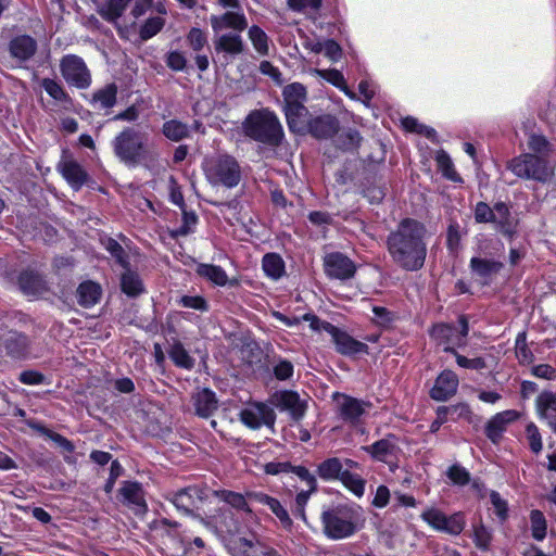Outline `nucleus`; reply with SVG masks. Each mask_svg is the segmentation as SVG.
<instances>
[{
	"instance_id": "obj_16",
	"label": "nucleus",
	"mask_w": 556,
	"mask_h": 556,
	"mask_svg": "<svg viewBox=\"0 0 556 556\" xmlns=\"http://www.w3.org/2000/svg\"><path fill=\"white\" fill-rule=\"evenodd\" d=\"M37 50V40L27 34L15 35L8 42L9 54L18 67H24L36 55Z\"/></svg>"
},
{
	"instance_id": "obj_51",
	"label": "nucleus",
	"mask_w": 556,
	"mask_h": 556,
	"mask_svg": "<svg viewBox=\"0 0 556 556\" xmlns=\"http://www.w3.org/2000/svg\"><path fill=\"white\" fill-rule=\"evenodd\" d=\"M435 160L438 167L441 170L444 178L458 184H462L464 181L462 176L455 169L454 164L447 153H445L444 151L438 153Z\"/></svg>"
},
{
	"instance_id": "obj_25",
	"label": "nucleus",
	"mask_w": 556,
	"mask_h": 556,
	"mask_svg": "<svg viewBox=\"0 0 556 556\" xmlns=\"http://www.w3.org/2000/svg\"><path fill=\"white\" fill-rule=\"evenodd\" d=\"M535 410L540 419L556 434V392L544 390L535 399Z\"/></svg>"
},
{
	"instance_id": "obj_61",
	"label": "nucleus",
	"mask_w": 556,
	"mask_h": 556,
	"mask_svg": "<svg viewBox=\"0 0 556 556\" xmlns=\"http://www.w3.org/2000/svg\"><path fill=\"white\" fill-rule=\"evenodd\" d=\"M30 426L34 429H37L38 431H40L41 433L47 435L48 438H50L54 443H56L64 451H66L68 453H72L74 451L75 446H74L73 442L70 441L67 438H65L64 435H62V434H60L58 432H54V431L46 428L42 425L33 424Z\"/></svg>"
},
{
	"instance_id": "obj_28",
	"label": "nucleus",
	"mask_w": 556,
	"mask_h": 556,
	"mask_svg": "<svg viewBox=\"0 0 556 556\" xmlns=\"http://www.w3.org/2000/svg\"><path fill=\"white\" fill-rule=\"evenodd\" d=\"M195 415L200 418L207 419L218 409V400L216 393L203 388L192 397Z\"/></svg>"
},
{
	"instance_id": "obj_48",
	"label": "nucleus",
	"mask_w": 556,
	"mask_h": 556,
	"mask_svg": "<svg viewBox=\"0 0 556 556\" xmlns=\"http://www.w3.org/2000/svg\"><path fill=\"white\" fill-rule=\"evenodd\" d=\"M241 546L243 549L239 556H282L276 548L269 545L260 542L253 543L247 539L242 540Z\"/></svg>"
},
{
	"instance_id": "obj_45",
	"label": "nucleus",
	"mask_w": 556,
	"mask_h": 556,
	"mask_svg": "<svg viewBox=\"0 0 556 556\" xmlns=\"http://www.w3.org/2000/svg\"><path fill=\"white\" fill-rule=\"evenodd\" d=\"M342 485L357 497H362L365 493L366 480L358 473L349 469H343L339 479Z\"/></svg>"
},
{
	"instance_id": "obj_19",
	"label": "nucleus",
	"mask_w": 556,
	"mask_h": 556,
	"mask_svg": "<svg viewBox=\"0 0 556 556\" xmlns=\"http://www.w3.org/2000/svg\"><path fill=\"white\" fill-rule=\"evenodd\" d=\"M458 384L457 375L451 369H444L435 378L429 396L437 402H446L456 394Z\"/></svg>"
},
{
	"instance_id": "obj_57",
	"label": "nucleus",
	"mask_w": 556,
	"mask_h": 556,
	"mask_svg": "<svg viewBox=\"0 0 556 556\" xmlns=\"http://www.w3.org/2000/svg\"><path fill=\"white\" fill-rule=\"evenodd\" d=\"M473 218L476 224H494L496 214L494 206L491 207L486 202L479 201L473 207Z\"/></svg>"
},
{
	"instance_id": "obj_52",
	"label": "nucleus",
	"mask_w": 556,
	"mask_h": 556,
	"mask_svg": "<svg viewBox=\"0 0 556 556\" xmlns=\"http://www.w3.org/2000/svg\"><path fill=\"white\" fill-rule=\"evenodd\" d=\"M165 23V18L161 16L149 17L139 29L140 39L147 41L156 36L164 28Z\"/></svg>"
},
{
	"instance_id": "obj_42",
	"label": "nucleus",
	"mask_w": 556,
	"mask_h": 556,
	"mask_svg": "<svg viewBox=\"0 0 556 556\" xmlns=\"http://www.w3.org/2000/svg\"><path fill=\"white\" fill-rule=\"evenodd\" d=\"M463 231L457 220H451L446 229L445 247L450 255L458 256L463 250Z\"/></svg>"
},
{
	"instance_id": "obj_10",
	"label": "nucleus",
	"mask_w": 556,
	"mask_h": 556,
	"mask_svg": "<svg viewBox=\"0 0 556 556\" xmlns=\"http://www.w3.org/2000/svg\"><path fill=\"white\" fill-rule=\"evenodd\" d=\"M3 277L8 283L17 286L24 295L37 296L48 290L43 276L33 268L17 271L15 268H7Z\"/></svg>"
},
{
	"instance_id": "obj_11",
	"label": "nucleus",
	"mask_w": 556,
	"mask_h": 556,
	"mask_svg": "<svg viewBox=\"0 0 556 556\" xmlns=\"http://www.w3.org/2000/svg\"><path fill=\"white\" fill-rule=\"evenodd\" d=\"M117 502L138 518L148 513V503L142 483L136 480H124L116 494Z\"/></svg>"
},
{
	"instance_id": "obj_33",
	"label": "nucleus",
	"mask_w": 556,
	"mask_h": 556,
	"mask_svg": "<svg viewBox=\"0 0 556 556\" xmlns=\"http://www.w3.org/2000/svg\"><path fill=\"white\" fill-rule=\"evenodd\" d=\"M288 128L293 134H305L308 110L305 104L283 109Z\"/></svg>"
},
{
	"instance_id": "obj_30",
	"label": "nucleus",
	"mask_w": 556,
	"mask_h": 556,
	"mask_svg": "<svg viewBox=\"0 0 556 556\" xmlns=\"http://www.w3.org/2000/svg\"><path fill=\"white\" fill-rule=\"evenodd\" d=\"M98 14L109 23H115L121 18L132 0H91Z\"/></svg>"
},
{
	"instance_id": "obj_47",
	"label": "nucleus",
	"mask_w": 556,
	"mask_h": 556,
	"mask_svg": "<svg viewBox=\"0 0 556 556\" xmlns=\"http://www.w3.org/2000/svg\"><path fill=\"white\" fill-rule=\"evenodd\" d=\"M41 87L55 101L62 102L65 104H73V98L68 94V92L63 88V86L53 78H42Z\"/></svg>"
},
{
	"instance_id": "obj_58",
	"label": "nucleus",
	"mask_w": 556,
	"mask_h": 556,
	"mask_svg": "<svg viewBox=\"0 0 556 556\" xmlns=\"http://www.w3.org/2000/svg\"><path fill=\"white\" fill-rule=\"evenodd\" d=\"M421 519L432 529L443 532L446 515L438 508H428L420 515Z\"/></svg>"
},
{
	"instance_id": "obj_39",
	"label": "nucleus",
	"mask_w": 556,
	"mask_h": 556,
	"mask_svg": "<svg viewBox=\"0 0 556 556\" xmlns=\"http://www.w3.org/2000/svg\"><path fill=\"white\" fill-rule=\"evenodd\" d=\"M198 276L211 281L215 286L225 287L228 282V276L225 269L219 265L200 263L197 265Z\"/></svg>"
},
{
	"instance_id": "obj_59",
	"label": "nucleus",
	"mask_w": 556,
	"mask_h": 556,
	"mask_svg": "<svg viewBox=\"0 0 556 556\" xmlns=\"http://www.w3.org/2000/svg\"><path fill=\"white\" fill-rule=\"evenodd\" d=\"M466 526L465 515L462 511L445 517L443 532L451 535H459Z\"/></svg>"
},
{
	"instance_id": "obj_29",
	"label": "nucleus",
	"mask_w": 556,
	"mask_h": 556,
	"mask_svg": "<svg viewBox=\"0 0 556 556\" xmlns=\"http://www.w3.org/2000/svg\"><path fill=\"white\" fill-rule=\"evenodd\" d=\"M211 26L215 33L224 29L231 28L237 31H242L248 27V21L242 12L227 11L224 14L217 16L212 15L210 17Z\"/></svg>"
},
{
	"instance_id": "obj_43",
	"label": "nucleus",
	"mask_w": 556,
	"mask_h": 556,
	"mask_svg": "<svg viewBox=\"0 0 556 556\" xmlns=\"http://www.w3.org/2000/svg\"><path fill=\"white\" fill-rule=\"evenodd\" d=\"M168 355L174 365L178 368L191 370L194 367V358L189 354L180 341H176L172 344Z\"/></svg>"
},
{
	"instance_id": "obj_36",
	"label": "nucleus",
	"mask_w": 556,
	"mask_h": 556,
	"mask_svg": "<svg viewBox=\"0 0 556 556\" xmlns=\"http://www.w3.org/2000/svg\"><path fill=\"white\" fill-rule=\"evenodd\" d=\"M363 138L359 131L355 128H346L342 131H338V134L333 137V142L337 149L343 152H354L356 151L362 142Z\"/></svg>"
},
{
	"instance_id": "obj_46",
	"label": "nucleus",
	"mask_w": 556,
	"mask_h": 556,
	"mask_svg": "<svg viewBox=\"0 0 556 556\" xmlns=\"http://www.w3.org/2000/svg\"><path fill=\"white\" fill-rule=\"evenodd\" d=\"M101 244L121 267L130 266L129 255L117 240L105 237L101 239Z\"/></svg>"
},
{
	"instance_id": "obj_49",
	"label": "nucleus",
	"mask_w": 556,
	"mask_h": 556,
	"mask_svg": "<svg viewBox=\"0 0 556 556\" xmlns=\"http://www.w3.org/2000/svg\"><path fill=\"white\" fill-rule=\"evenodd\" d=\"M515 354L520 365L526 366L534 362V354L527 343V332L521 331L516 336Z\"/></svg>"
},
{
	"instance_id": "obj_60",
	"label": "nucleus",
	"mask_w": 556,
	"mask_h": 556,
	"mask_svg": "<svg viewBox=\"0 0 556 556\" xmlns=\"http://www.w3.org/2000/svg\"><path fill=\"white\" fill-rule=\"evenodd\" d=\"M30 426L34 429H37L38 431H40L41 433L47 435L48 438H50L54 443H56L64 451H66L68 453H72L74 451L75 446H74L73 442L70 441L67 438H65L64 435H62V434H60L58 432H54V431L46 428L42 425L33 424Z\"/></svg>"
},
{
	"instance_id": "obj_17",
	"label": "nucleus",
	"mask_w": 556,
	"mask_h": 556,
	"mask_svg": "<svg viewBox=\"0 0 556 556\" xmlns=\"http://www.w3.org/2000/svg\"><path fill=\"white\" fill-rule=\"evenodd\" d=\"M505 265L495 257L472 256L469 261V269L477 281L489 286L493 277L497 276Z\"/></svg>"
},
{
	"instance_id": "obj_26",
	"label": "nucleus",
	"mask_w": 556,
	"mask_h": 556,
	"mask_svg": "<svg viewBox=\"0 0 556 556\" xmlns=\"http://www.w3.org/2000/svg\"><path fill=\"white\" fill-rule=\"evenodd\" d=\"M30 345V338L26 333L16 330H11L3 341V348L7 355L13 359L27 358Z\"/></svg>"
},
{
	"instance_id": "obj_27",
	"label": "nucleus",
	"mask_w": 556,
	"mask_h": 556,
	"mask_svg": "<svg viewBox=\"0 0 556 556\" xmlns=\"http://www.w3.org/2000/svg\"><path fill=\"white\" fill-rule=\"evenodd\" d=\"M361 188L363 195L368 199L371 204L381 203L386 197L384 184L376 172L367 170L364 173Z\"/></svg>"
},
{
	"instance_id": "obj_32",
	"label": "nucleus",
	"mask_w": 556,
	"mask_h": 556,
	"mask_svg": "<svg viewBox=\"0 0 556 556\" xmlns=\"http://www.w3.org/2000/svg\"><path fill=\"white\" fill-rule=\"evenodd\" d=\"M124 271L119 277L122 292L130 299L138 298L146 292L143 281L136 270L129 267H122Z\"/></svg>"
},
{
	"instance_id": "obj_63",
	"label": "nucleus",
	"mask_w": 556,
	"mask_h": 556,
	"mask_svg": "<svg viewBox=\"0 0 556 556\" xmlns=\"http://www.w3.org/2000/svg\"><path fill=\"white\" fill-rule=\"evenodd\" d=\"M472 540L477 548L486 552L490 549L492 534L483 523H480L473 527Z\"/></svg>"
},
{
	"instance_id": "obj_8",
	"label": "nucleus",
	"mask_w": 556,
	"mask_h": 556,
	"mask_svg": "<svg viewBox=\"0 0 556 556\" xmlns=\"http://www.w3.org/2000/svg\"><path fill=\"white\" fill-rule=\"evenodd\" d=\"M180 525L167 518L156 521L154 530L160 535L162 552L165 556H186L190 549V538L179 530Z\"/></svg>"
},
{
	"instance_id": "obj_20",
	"label": "nucleus",
	"mask_w": 556,
	"mask_h": 556,
	"mask_svg": "<svg viewBox=\"0 0 556 556\" xmlns=\"http://www.w3.org/2000/svg\"><path fill=\"white\" fill-rule=\"evenodd\" d=\"M519 418V413L515 409H506L493 415L484 427L485 437L493 443L498 444L506 431L507 426Z\"/></svg>"
},
{
	"instance_id": "obj_54",
	"label": "nucleus",
	"mask_w": 556,
	"mask_h": 556,
	"mask_svg": "<svg viewBox=\"0 0 556 556\" xmlns=\"http://www.w3.org/2000/svg\"><path fill=\"white\" fill-rule=\"evenodd\" d=\"M249 38L254 49L262 55H267L269 52L268 36L257 25H252L249 28Z\"/></svg>"
},
{
	"instance_id": "obj_15",
	"label": "nucleus",
	"mask_w": 556,
	"mask_h": 556,
	"mask_svg": "<svg viewBox=\"0 0 556 556\" xmlns=\"http://www.w3.org/2000/svg\"><path fill=\"white\" fill-rule=\"evenodd\" d=\"M58 172L74 190H80L90 180L85 167L73 159L71 154L63 155L56 165Z\"/></svg>"
},
{
	"instance_id": "obj_35",
	"label": "nucleus",
	"mask_w": 556,
	"mask_h": 556,
	"mask_svg": "<svg viewBox=\"0 0 556 556\" xmlns=\"http://www.w3.org/2000/svg\"><path fill=\"white\" fill-rule=\"evenodd\" d=\"M162 135L173 142H180L191 137L190 126L177 118L165 121L161 128Z\"/></svg>"
},
{
	"instance_id": "obj_13",
	"label": "nucleus",
	"mask_w": 556,
	"mask_h": 556,
	"mask_svg": "<svg viewBox=\"0 0 556 556\" xmlns=\"http://www.w3.org/2000/svg\"><path fill=\"white\" fill-rule=\"evenodd\" d=\"M206 492L198 485H188L176 492H173L166 498L185 515H193L200 508L202 502L206 498Z\"/></svg>"
},
{
	"instance_id": "obj_24",
	"label": "nucleus",
	"mask_w": 556,
	"mask_h": 556,
	"mask_svg": "<svg viewBox=\"0 0 556 556\" xmlns=\"http://www.w3.org/2000/svg\"><path fill=\"white\" fill-rule=\"evenodd\" d=\"M342 397V402L339 405L340 418L352 425H356L361 417L365 414L364 405L370 406V403H365L362 400L353 397L351 395L336 392L333 399Z\"/></svg>"
},
{
	"instance_id": "obj_14",
	"label": "nucleus",
	"mask_w": 556,
	"mask_h": 556,
	"mask_svg": "<svg viewBox=\"0 0 556 556\" xmlns=\"http://www.w3.org/2000/svg\"><path fill=\"white\" fill-rule=\"evenodd\" d=\"M331 330V341L338 354L346 357H356L361 354H369V346L353 338L346 330L337 327H328Z\"/></svg>"
},
{
	"instance_id": "obj_41",
	"label": "nucleus",
	"mask_w": 556,
	"mask_h": 556,
	"mask_svg": "<svg viewBox=\"0 0 556 556\" xmlns=\"http://www.w3.org/2000/svg\"><path fill=\"white\" fill-rule=\"evenodd\" d=\"M282 97L285 102L283 109L298 106L305 104L307 100V91L303 84L292 83L283 88Z\"/></svg>"
},
{
	"instance_id": "obj_50",
	"label": "nucleus",
	"mask_w": 556,
	"mask_h": 556,
	"mask_svg": "<svg viewBox=\"0 0 556 556\" xmlns=\"http://www.w3.org/2000/svg\"><path fill=\"white\" fill-rule=\"evenodd\" d=\"M531 535L535 541H543L547 534V521L540 509L530 511Z\"/></svg>"
},
{
	"instance_id": "obj_23",
	"label": "nucleus",
	"mask_w": 556,
	"mask_h": 556,
	"mask_svg": "<svg viewBox=\"0 0 556 556\" xmlns=\"http://www.w3.org/2000/svg\"><path fill=\"white\" fill-rule=\"evenodd\" d=\"M494 213L496 220L494 222L497 231L508 240H513L518 232V219L514 218L510 205L504 201L494 203Z\"/></svg>"
},
{
	"instance_id": "obj_9",
	"label": "nucleus",
	"mask_w": 556,
	"mask_h": 556,
	"mask_svg": "<svg viewBox=\"0 0 556 556\" xmlns=\"http://www.w3.org/2000/svg\"><path fill=\"white\" fill-rule=\"evenodd\" d=\"M60 72L70 87L87 89L92 83L91 73L84 61L77 54H65L60 60Z\"/></svg>"
},
{
	"instance_id": "obj_64",
	"label": "nucleus",
	"mask_w": 556,
	"mask_h": 556,
	"mask_svg": "<svg viewBox=\"0 0 556 556\" xmlns=\"http://www.w3.org/2000/svg\"><path fill=\"white\" fill-rule=\"evenodd\" d=\"M273 375L279 381L290 380L294 375L292 362L286 358H279L273 367Z\"/></svg>"
},
{
	"instance_id": "obj_34",
	"label": "nucleus",
	"mask_w": 556,
	"mask_h": 556,
	"mask_svg": "<svg viewBox=\"0 0 556 556\" xmlns=\"http://www.w3.org/2000/svg\"><path fill=\"white\" fill-rule=\"evenodd\" d=\"M262 269L266 277L277 281L286 275V263L280 254L269 252L262 258Z\"/></svg>"
},
{
	"instance_id": "obj_55",
	"label": "nucleus",
	"mask_w": 556,
	"mask_h": 556,
	"mask_svg": "<svg viewBox=\"0 0 556 556\" xmlns=\"http://www.w3.org/2000/svg\"><path fill=\"white\" fill-rule=\"evenodd\" d=\"M371 312L375 315V318L371 319L372 324L383 329L390 328L397 318L395 312H392L384 306L375 305L372 306Z\"/></svg>"
},
{
	"instance_id": "obj_12",
	"label": "nucleus",
	"mask_w": 556,
	"mask_h": 556,
	"mask_svg": "<svg viewBox=\"0 0 556 556\" xmlns=\"http://www.w3.org/2000/svg\"><path fill=\"white\" fill-rule=\"evenodd\" d=\"M323 267L329 279L341 281L354 278L357 270L355 262L339 251L326 253L323 257Z\"/></svg>"
},
{
	"instance_id": "obj_56",
	"label": "nucleus",
	"mask_w": 556,
	"mask_h": 556,
	"mask_svg": "<svg viewBox=\"0 0 556 556\" xmlns=\"http://www.w3.org/2000/svg\"><path fill=\"white\" fill-rule=\"evenodd\" d=\"M447 479L452 482V484L457 486H465L470 482V472L459 464L451 465L446 472Z\"/></svg>"
},
{
	"instance_id": "obj_38",
	"label": "nucleus",
	"mask_w": 556,
	"mask_h": 556,
	"mask_svg": "<svg viewBox=\"0 0 556 556\" xmlns=\"http://www.w3.org/2000/svg\"><path fill=\"white\" fill-rule=\"evenodd\" d=\"M117 92L118 88L115 83L106 84L92 93L90 103L92 105L99 104V109H112L117 103Z\"/></svg>"
},
{
	"instance_id": "obj_31",
	"label": "nucleus",
	"mask_w": 556,
	"mask_h": 556,
	"mask_svg": "<svg viewBox=\"0 0 556 556\" xmlns=\"http://www.w3.org/2000/svg\"><path fill=\"white\" fill-rule=\"evenodd\" d=\"M102 288L100 283L92 280L80 282L76 290L77 303L84 308H90L100 302Z\"/></svg>"
},
{
	"instance_id": "obj_7",
	"label": "nucleus",
	"mask_w": 556,
	"mask_h": 556,
	"mask_svg": "<svg viewBox=\"0 0 556 556\" xmlns=\"http://www.w3.org/2000/svg\"><path fill=\"white\" fill-rule=\"evenodd\" d=\"M507 168L518 178L545 184L554 175L546 159L533 153H522L511 159Z\"/></svg>"
},
{
	"instance_id": "obj_2",
	"label": "nucleus",
	"mask_w": 556,
	"mask_h": 556,
	"mask_svg": "<svg viewBox=\"0 0 556 556\" xmlns=\"http://www.w3.org/2000/svg\"><path fill=\"white\" fill-rule=\"evenodd\" d=\"M320 522L326 538L340 541L356 534L364 527L365 518L361 506L341 502L324 505Z\"/></svg>"
},
{
	"instance_id": "obj_62",
	"label": "nucleus",
	"mask_w": 556,
	"mask_h": 556,
	"mask_svg": "<svg viewBox=\"0 0 556 556\" xmlns=\"http://www.w3.org/2000/svg\"><path fill=\"white\" fill-rule=\"evenodd\" d=\"M526 437L529 443L530 451L538 455L543 448L542 435L539 427L534 422H529L526 426Z\"/></svg>"
},
{
	"instance_id": "obj_5",
	"label": "nucleus",
	"mask_w": 556,
	"mask_h": 556,
	"mask_svg": "<svg viewBox=\"0 0 556 556\" xmlns=\"http://www.w3.org/2000/svg\"><path fill=\"white\" fill-rule=\"evenodd\" d=\"M207 181L212 186L227 189L236 188L242 179V170L238 160L228 153L217 154L204 167Z\"/></svg>"
},
{
	"instance_id": "obj_1",
	"label": "nucleus",
	"mask_w": 556,
	"mask_h": 556,
	"mask_svg": "<svg viewBox=\"0 0 556 556\" xmlns=\"http://www.w3.org/2000/svg\"><path fill=\"white\" fill-rule=\"evenodd\" d=\"M426 225L413 217L402 218L386 239L392 262L402 270L418 271L424 268L428 254Z\"/></svg>"
},
{
	"instance_id": "obj_3",
	"label": "nucleus",
	"mask_w": 556,
	"mask_h": 556,
	"mask_svg": "<svg viewBox=\"0 0 556 556\" xmlns=\"http://www.w3.org/2000/svg\"><path fill=\"white\" fill-rule=\"evenodd\" d=\"M242 126L247 137L267 147L277 148L285 139L278 116L268 108L251 111Z\"/></svg>"
},
{
	"instance_id": "obj_22",
	"label": "nucleus",
	"mask_w": 556,
	"mask_h": 556,
	"mask_svg": "<svg viewBox=\"0 0 556 556\" xmlns=\"http://www.w3.org/2000/svg\"><path fill=\"white\" fill-rule=\"evenodd\" d=\"M274 397V404L282 410H288L294 421H300L305 416L307 404L300 399L296 391L283 390Z\"/></svg>"
},
{
	"instance_id": "obj_37",
	"label": "nucleus",
	"mask_w": 556,
	"mask_h": 556,
	"mask_svg": "<svg viewBox=\"0 0 556 556\" xmlns=\"http://www.w3.org/2000/svg\"><path fill=\"white\" fill-rule=\"evenodd\" d=\"M504 249V243L500 239L483 236L477 239L475 256L495 257L496 260H501Z\"/></svg>"
},
{
	"instance_id": "obj_53",
	"label": "nucleus",
	"mask_w": 556,
	"mask_h": 556,
	"mask_svg": "<svg viewBox=\"0 0 556 556\" xmlns=\"http://www.w3.org/2000/svg\"><path fill=\"white\" fill-rule=\"evenodd\" d=\"M182 211V223L181 225L172 230V238L185 237L194 231V227L198 224V215L193 211H186V207Z\"/></svg>"
},
{
	"instance_id": "obj_18",
	"label": "nucleus",
	"mask_w": 556,
	"mask_h": 556,
	"mask_svg": "<svg viewBox=\"0 0 556 556\" xmlns=\"http://www.w3.org/2000/svg\"><path fill=\"white\" fill-rule=\"evenodd\" d=\"M399 439L393 433H388L384 438L374 442L370 445L362 446V450L366 452L372 460L387 464L391 467V457L396 458V454L400 451L397 445Z\"/></svg>"
},
{
	"instance_id": "obj_6",
	"label": "nucleus",
	"mask_w": 556,
	"mask_h": 556,
	"mask_svg": "<svg viewBox=\"0 0 556 556\" xmlns=\"http://www.w3.org/2000/svg\"><path fill=\"white\" fill-rule=\"evenodd\" d=\"M114 155L127 166H137L147 154L143 136L134 127H124L112 140Z\"/></svg>"
},
{
	"instance_id": "obj_40",
	"label": "nucleus",
	"mask_w": 556,
	"mask_h": 556,
	"mask_svg": "<svg viewBox=\"0 0 556 556\" xmlns=\"http://www.w3.org/2000/svg\"><path fill=\"white\" fill-rule=\"evenodd\" d=\"M343 471V463L339 457H329L317 465L316 472L324 481H339Z\"/></svg>"
},
{
	"instance_id": "obj_44",
	"label": "nucleus",
	"mask_w": 556,
	"mask_h": 556,
	"mask_svg": "<svg viewBox=\"0 0 556 556\" xmlns=\"http://www.w3.org/2000/svg\"><path fill=\"white\" fill-rule=\"evenodd\" d=\"M215 49L218 52H226L229 54H240L244 50L242 38L239 34H225L222 35L215 43Z\"/></svg>"
},
{
	"instance_id": "obj_21",
	"label": "nucleus",
	"mask_w": 556,
	"mask_h": 556,
	"mask_svg": "<svg viewBox=\"0 0 556 556\" xmlns=\"http://www.w3.org/2000/svg\"><path fill=\"white\" fill-rule=\"evenodd\" d=\"M339 130L340 122L331 114H323L307 122L306 132L318 140L331 139Z\"/></svg>"
},
{
	"instance_id": "obj_4",
	"label": "nucleus",
	"mask_w": 556,
	"mask_h": 556,
	"mask_svg": "<svg viewBox=\"0 0 556 556\" xmlns=\"http://www.w3.org/2000/svg\"><path fill=\"white\" fill-rule=\"evenodd\" d=\"M469 331V316L460 314L457 326L446 321L433 323L428 329V334L438 348H442L443 352L452 355L456 354L457 349L467 346Z\"/></svg>"
}]
</instances>
